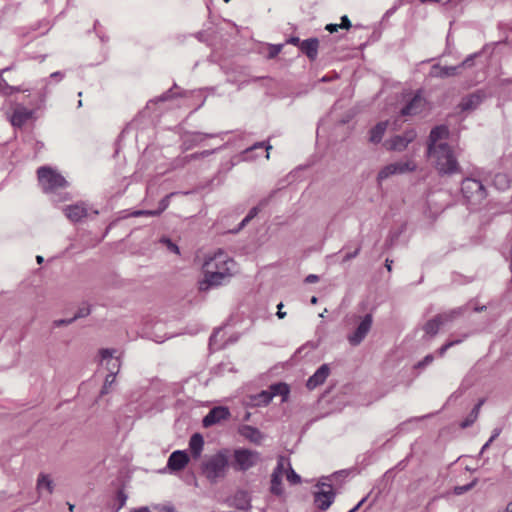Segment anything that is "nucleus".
Instances as JSON below:
<instances>
[{"label": "nucleus", "mask_w": 512, "mask_h": 512, "mask_svg": "<svg viewBox=\"0 0 512 512\" xmlns=\"http://www.w3.org/2000/svg\"><path fill=\"white\" fill-rule=\"evenodd\" d=\"M234 260L222 250L208 257L203 264L204 279L199 289L206 291L211 287H218L230 281L235 271Z\"/></svg>", "instance_id": "obj_1"}, {"label": "nucleus", "mask_w": 512, "mask_h": 512, "mask_svg": "<svg viewBox=\"0 0 512 512\" xmlns=\"http://www.w3.org/2000/svg\"><path fill=\"white\" fill-rule=\"evenodd\" d=\"M427 154L440 175H452L460 172L459 163L447 143H440L438 147H429Z\"/></svg>", "instance_id": "obj_2"}, {"label": "nucleus", "mask_w": 512, "mask_h": 512, "mask_svg": "<svg viewBox=\"0 0 512 512\" xmlns=\"http://www.w3.org/2000/svg\"><path fill=\"white\" fill-rule=\"evenodd\" d=\"M230 456L228 449H221L207 457L201 466L203 475L211 483H216L219 479H223L229 467Z\"/></svg>", "instance_id": "obj_3"}, {"label": "nucleus", "mask_w": 512, "mask_h": 512, "mask_svg": "<svg viewBox=\"0 0 512 512\" xmlns=\"http://www.w3.org/2000/svg\"><path fill=\"white\" fill-rule=\"evenodd\" d=\"M39 185L45 193H55L68 186V181L55 169L42 166L37 170Z\"/></svg>", "instance_id": "obj_4"}, {"label": "nucleus", "mask_w": 512, "mask_h": 512, "mask_svg": "<svg viewBox=\"0 0 512 512\" xmlns=\"http://www.w3.org/2000/svg\"><path fill=\"white\" fill-rule=\"evenodd\" d=\"M232 468L237 472H246L261 462V454L258 451L246 448H238L233 451Z\"/></svg>", "instance_id": "obj_5"}, {"label": "nucleus", "mask_w": 512, "mask_h": 512, "mask_svg": "<svg viewBox=\"0 0 512 512\" xmlns=\"http://www.w3.org/2000/svg\"><path fill=\"white\" fill-rule=\"evenodd\" d=\"M461 191L472 204H480L487 197L483 183L475 178H465L462 181Z\"/></svg>", "instance_id": "obj_6"}, {"label": "nucleus", "mask_w": 512, "mask_h": 512, "mask_svg": "<svg viewBox=\"0 0 512 512\" xmlns=\"http://www.w3.org/2000/svg\"><path fill=\"white\" fill-rule=\"evenodd\" d=\"M416 168L417 165L412 160L390 163L380 169V171L377 174V181L378 183H381L382 181L386 180L387 178L393 175H401L408 172H413L416 170Z\"/></svg>", "instance_id": "obj_7"}, {"label": "nucleus", "mask_w": 512, "mask_h": 512, "mask_svg": "<svg viewBox=\"0 0 512 512\" xmlns=\"http://www.w3.org/2000/svg\"><path fill=\"white\" fill-rule=\"evenodd\" d=\"M316 487L318 490L314 492V504L321 511H326L333 504L336 493L332 485L326 482L319 481Z\"/></svg>", "instance_id": "obj_8"}, {"label": "nucleus", "mask_w": 512, "mask_h": 512, "mask_svg": "<svg viewBox=\"0 0 512 512\" xmlns=\"http://www.w3.org/2000/svg\"><path fill=\"white\" fill-rule=\"evenodd\" d=\"M373 324V316L368 313L360 318V322L356 329L347 335V340L352 346H358L366 338Z\"/></svg>", "instance_id": "obj_9"}, {"label": "nucleus", "mask_w": 512, "mask_h": 512, "mask_svg": "<svg viewBox=\"0 0 512 512\" xmlns=\"http://www.w3.org/2000/svg\"><path fill=\"white\" fill-rule=\"evenodd\" d=\"M286 466H289V460L284 456H279L277 465L271 475V487L270 491L272 494L281 495L282 489V477L285 474Z\"/></svg>", "instance_id": "obj_10"}, {"label": "nucleus", "mask_w": 512, "mask_h": 512, "mask_svg": "<svg viewBox=\"0 0 512 512\" xmlns=\"http://www.w3.org/2000/svg\"><path fill=\"white\" fill-rule=\"evenodd\" d=\"M222 134L223 133L189 132L185 134L182 145L185 150H190L196 146L201 145L205 139L218 137Z\"/></svg>", "instance_id": "obj_11"}, {"label": "nucleus", "mask_w": 512, "mask_h": 512, "mask_svg": "<svg viewBox=\"0 0 512 512\" xmlns=\"http://www.w3.org/2000/svg\"><path fill=\"white\" fill-rule=\"evenodd\" d=\"M33 110H30L22 105H17L9 119L11 124L14 127L21 128L24 124H26L33 116Z\"/></svg>", "instance_id": "obj_12"}, {"label": "nucleus", "mask_w": 512, "mask_h": 512, "mask_svg": "<svg viewBox=\"0 0 512 512\" xmlns=\"http://www.w3.org/2000/svg\"><path fill=\"white\" fill-rule=\"evenodd\" d=\"M230 417V412L228 408L219 406L214 407L209 411V413L203 418L202 424L204 427H210L216 423H219L222 420H226Z\"/></svg>", "instance_id": "obj_13"}, {"label": "nucleus", "mask_w": 512, "mask_h": 512, "mask_svg": "<svg viewBox=\"0 0 512 512\" xmlns=\"http://www.w3.org/2000/svg\"><path fill=\"white\" fill-rule=\"evenodd\" d=\"M425 99L420 95L416 94L412 99L401 109L402 116H414L419 114L425 108Z\"/></svg>", "instance_id": "obj_14"}, {"label": "nucleus", "mask_w": 512, "mask_h": 512, "mask_svg": "<svg viewBox=\"0 0 512 512\" xmlns=\"http://www.w3.org/2000/svg\"><path fill=\"white\" fill-rule=\"evenodd\" d=\"M330 374V367L328 364H322L315 373L310 376L306 382V387L313 390L322 385Z\"/></svg>", "instance_id": "obj_15"}, {"label": "nucleus", "mask_w": 512, "mask_h": 512, "mask_svg": "<svg viewBox=\"0 0 512 512\" xmlns=\"http://www.w3.org/2000/svg\"><path fill=\"white\" fill-rule=\"evenodd\" d=\"M416 138V132L414 130H409L403 133L402 135H397L393 137L390 141V149L396 151L404 150L409 143H411Z\"/></svg>", "instance_id": "obj_16"}, {"label": "nucleus", "mask_w": 512, "mask_h": 512, "mask_svg": "<svg viewBox=\"0 0 512 512\" xmlns=\"http://www.w3.org/2000/svg\"><path fill=\"white\" fill-rule=\"evenodd\" d=\"M189 462V457L185 451L177 450L171 453L168 458V467L173 471H179L185 468Z\"/></svg>", "instance_id": "obj_17"}, {"label": "nucleus", "mask_w": 512, "mask_h": 512, "mask_svg": "<svg viewBox=\"0 0 512 512\" xmlns=\"http://www.w3.org/2000/svg\"><path fill=\"white\" fill-rule=\"evenodd\" d=\"M461 72V66H441L439 64H435L431 67V76L436 78H448L452 76L460 75Z\"/></svg>", "instance_id": "obj_18"}, {"label": "nucleus", "mask_w": 512, "mask_h": 512, "mask_svg": "<svg viewBox=\"0 0 512 512\" xmlns=\"http://www.w3.org/2000/svg\"><path fill=\"white\" fill-rule=\"evenodd\" d=\"M484 97L485 95L481 91L469 94L462 98L461 102L459 103V107L462 111L474 110L482 103Z\"/></svg>", "instance_id": "obj_19"}, {"label": "nucleus", "mask_w": 512, "mask_h": 512, "mask_svg": "<svg viewBox=\"0 0 512 512\" xmlns=\"http://www.w3.org/2000/svg\"><path fill=\"white\" fill-rule=\"evenodd\" d=\"M230 505L236 509L247 511L251 508V497L247 491L239 490L231 498Z\"/></svg>", "instance_id": "obj_20"}, {"label": "nucleus", "mask_w": 512, "mask_h": 512, "mask_svg": "<svg viewBox=\"0 0 512 512\" xmlns=\"http://www.w3.org/2000/svg\"><path fill=\"white\" fill-rule=\"evenodd\" d=\"M64 213L69 220L78 222L87 216V209L83 204L69 205L64 208Z\"/></svg>", "instance_id": "obj_21"}, {"label": "nucleus", "mask_w": 512, "mask_h": 512, "mask_svg": "<svg viewBox=\"0 0 512 512\" xmlns=\"http://www.w3.org/2000/svg\"><path fill=\"white\" fill-rule=\"evenodd\" d=\"M319 41L317 38H309L300 43V50L310 60H315L318 54Z\"/></svg>", "instance_id": "obj_22"}, {"label": "nucleus", "mask_w": 512, "mask_h": 512, "mask_svg": "<svg viewBox=\"0 0 512 512\" xmlns=\"http://www.w3.org/2000/svg\"><path fill=\"white\" fill-rule=\"evenodd\" d=\"M239 433L241 436L255 444H260L264 438L259 429L250 425H244L240 427Z\"/></svg>", "instance_id": "obj_23"}, {"label": "nucleus", "mask_w": 512, "mask_h": 512, "mask_svg": "<svg viewBox=\"0 0 512 512\" xmlns=\"http://www.w3.org/2000/svg\"><path fill=\"white\" fill-rule=\"evenodd\" d=\"M204 446V439L201 434L195 433L189 440V449L194 459H198L201 456Z\"/></svg>", "instance_id": "obj_24"}, {"label": "nucleus", "mask_w": 512, "mask_h": 512, "mask_svg": "<svg viewBox=\"0 0 512 512\" xmlns=\"http://www.w3.org/2000/svg\"><path fill=\"white\" fill-rule=\"evenodd\" d=\"M448 135V128L444 125H441V126H437L435 128H433L430 132V135H429V140H428V148L429 147H438V145L440 143L439 140L447 137Z\"/></svg>", "instance_id": "obj_25"}, {"label": "nucleus", "mask_w": 512, "mask_h": 512, "mask_svg": "<svg viewBox=\"0 0 512 512\" xmlns=\"http://www.w3.org/2000/svg\"><path fill=\"white\" fill-rule=\"evenodd\" d=\"M441 326H442V323L439 321L437 316H435L432 319H430L429 321H427L423 326V330L425 332V337H427V338L434 337L438 333Z\"/></svg>", "instance_id": "obj_26"}, {"label": "nucleus", "mask_w": 512, "mask_h": 512, "mask_svg": "<svg viewBox=\"0 0 512 512\" xmlns=\"http://www.w3.org/2000/svg\"><path fill=\"white\" fill-rule=\"evenodd\" d=\"M386 128H387V122H380L376 126H374L370 130L369 141L374 143V144L379 143L382 140L383 136H384Z\"/></svg>", "instance_id": "obj_27"}, {"label": "nucleus", "mask_w": 512, "mask_h": 512, "mask_svg": "<svg viewBox=\"0 0 512 512\" xmlns=\"http://www.w3.org/2000/svg\"><path fill=\"white\" fill-rule=\"evenodd\" d=\"M483 403H484L483 399L479 400V402L474 406V408L469 413V415L465 418V420H463L461 422V424H460L461 428H467V427L471 426L477 420V418L479 416L480 408L483 405Z\"/></svg>", "instance_id": "obj_28"}, {"label": "nucleus", "mask_w": 512, "mask_h": 512, "mask_svg": "<svg viewBox=\"0 0 512 512\" xmlns=\"http://www.w3.org/2000/svg\"><path fill=\"white\" fill-rule=\"evenodd\" d=\"M270 394L273 397L280 395L282 396V401H286L289 394V386L286 383H276L269 387Z\"/></svg>", "instance_id": "obj_29"}, {"label": "nucleus", "mask_w": 512, "mask_h": 512, "mask_svg": "<svg viewBox=\"0 0 512 512\" xmlns=\"http://www.w3.org/2000/svg\"><path fill=\"white\" fill-rule=\"evenodd\" d=\"M46 490L48 494L53 492V481L46 474H40L37 479V491L41 493Z\"/></svg>", "instance_id": "obj_30"}, {"label": "nucleus", "mask_w": 512, "mask_h": 512, "mask_svg": "<svg viewBox=\"0 0 512 512\" xmlns=\"http://www.w3.org/2000/svg\"><path fill=\"white\" fill-rule=\"evenodd\" d=\"M462 314H463V308L459 307V308L452 309L448 312L438 314L436 316L439 319V321L442 323V325H444L448 322L453 321L454 319L461 316Z\"/></svg>", "instance_id": "obj_31"}, {"label": "nucleus", "mask_w": 512, "mask_h": 512, "mask_svg": "<svg viewBox=\"0 0 512 512\" xmlns=\"http://www.w3.org/2000/svg\"><path fill=\"white\" fill-rule=\"evenodd\" d=\"M493 185L498 190H506L510 187V179L504 173H498L493 178Z\"/></svg>", "instance_id": "obj_32"}, {"label": "nucleus", "mask_w": 512, "mask_h": 512, "mask_svg": "<svg viewBox=\"0 0 512 512\" xmlns=\"http://www.w3.org/2000/svg\"><path fill=\"white\" fill-rule=\"evenodd\" d=\"M272 399L273 398L268 389V390H264V391L260 392L259 394H257L254 397V402H255V405H257V406H266L272 401Z\"/></svg>", "instance_id": "obj_33"}, {"label": "nucleus", "mask_w": 512, "mask_h": 512, "mask_svg": "<svg viewBox=\"0 0 512 512\" xmlns=\"http://www.w3.org/2000/svg\"><path fill=\"white\" fill-rule=\"evenodd\" d=\"M20 91H23L20 87L10 86L5 79L0 78V93L2 95L9 96Z\"/></svg>", "instance_id": "obj_34"}, {"label": "nucleus", "mask_w": 512, "mask_h": 512, "mask_svg": "<svg viewBox=\"0 0 512 512\" xmlns=\"http://www.w3.org/2000/svg\"><path fill=\"white\" fill-rule=\"evenodd\" d=\"M285 475L288 482L292 485L299 484L301 482V477L293 470L290 463L289 466H286Z\"/></svg>", "instance_id": "obj_35"}, {"label": "nucleus", "mask_w": 512, "mask_h": 512, "mask_svg": "<svg viewBox=\"0 0 512 512\" xmlns=\"http://www.w3.org/2000/svg\"><path fill=\"white\" fill-rule=\"evenodd\" d=\"M174 194L171 193L169 195H166L160 202H159V208L157 210H151V216H158L160 215L164 210H166L170 204V198Z\"/></svg>", "instance_id": "obj_36"}, {"label": "nucleus", "mask_w": 512, "mask_h": 512, "mask_svg": "<svg viewBox=\"0 0 512 512\" xmlns=\"http://www.w3.org/2000/svg\"><path fill=\"white\" fill-rule=\"evenodd\" d=\"M481 55V52L473 53L467 56L460 64L461 71L465 68H471L474 66V60Z\"/></svg>", "instance_id": "obj_37"}, {"label": "nucleus", "mask_w": 512, "mask_h": 512, "mask_svg": "<svg viewBox=\"0 0 512 512\" xmlns=\"http://www.w3.org/2000/svg\"><path fill=\"white\" fill-rule=\"evenodd\" d=\"M115 372L112 370V373H109L106 378H105V382H104V385L101 389V395H105L109 392V389L110 387L112 386V384L115 382Z\"/></svg>", "instance_id": "obj_38"}, {"label": "nucleus", "mask_w": 512, "mask_h": 512, "mask_svg": "<svg viewBox=\"0 0 512 512\" xmlns=\"http://www.w3.org/2000/svg\"><path fill=\"white\" fill-rule=\"evenodd\" d=\"M159 242L166 246L167 250H169L170 252L175 254L180 253L179 247L175 243H173L169 238L162 237Z\"/></svg>", "instance_id": "obj_39"}, {"label": "nucleus", "mask_w": 512, "mask_h": 512, "mask_svg": "<svg viewBox=\"0 0 512 512\" xmlns=\"http://www.w3.org/2000/svg\"><path fill=\"white\" fill-rule=\"evenodd\" d=\"M463 340L462 339H456V340H451V341H448L446 342L443 346H441L437 353L440 357L444 356V354L446 353V351L448 349H450L451 347L457 345V344H460Z\"/></svg>", "instance_id": "obj_40"}, {"label": "nucleus", "mask_w": 512, "mask_h": 512, "mask_svg": "<svg viewBox=\"0 0 512 512\" xmlns=\"http://www.w3.org/2000/svg\"><path fill=\"white\" fill-rule=\"evenodd\" d=\"M476 483H477V480L475 479L469 484L462 485V486H456V487H454V494L462 495V494L468 492L469 490H471L476 485Z\"/></svg>", "instance_id": "obj_41"}, {"label": "nucleus", "mask_w": 512, "mask_h": 512, "mask_svg": "<svg viewBox=\"0 0 512 512\" xmlns=\"http://www.w3.org/2000/svg\"><path fill=\"white\" fill-rule=\"evenodd\" d=\"M91 313V308L89 305L84 304L81 307L78 308L77 312L73 316L75 318V321L80 318L87 317Z\"/></svg>", "instance_id": "obj_42"}, {"label": "nucleus", "mask_w": 512, "mask_h": 512, "mask_svg": "<svg viewBox=\"0 0 512 512\" xmlns=\"http://www.w3.org/2000/svg\"><path fill=\"white\" fill-rule=\"evenodd\" d=\"M216 150L217 149L204 150V151H201V152H196V153H193V154L189 155L187 158H188L189 161H191V160H198V159L210 156L211 154L215 153Z\"/></svg>", "instance_id": "obj_43"}, {"label": "nucleus", "mask_w": 512, "mask_h": 512, "mask_svg": "<svg viewBox=\"0 0 512 512\" xmlns=\"http://www.w3.org/2000/svg\"><path fill=\"white\" fill-rule=\"evenodd\" d=\"M115 353L114 349H102L100 350V356L102 361L107 360V362H110L111 359H114L113 355Z\"/></svg>", "instance_id": "obj_44"}, {"label": "nucleus", "mask_w": 512, "mask_h": 512, "mask_svg": "<svg viewBox=\"0 0 512 512\" xmlns=\"http://www.w3.org/2000/svg\"><path fill=\"white\" fill-rule=\"evenodd\" d=\"M107 366H108L110 373H112V370H113L116 375L120 369V361L118 358L111 359L110 362H107Z\"/></svg>", "instance_id": "obj_45"}, {"label": "nucleus", "mask_w": 512, "mask_h": 512, "mask_svg": "<svg viewBox=\"0 0 512 512\" xmlns=\"http://www.w3.org/2000/svg\"><path fill=\"white\" fill-rule=\"evenodd\" d=\"M434 360V357L432 354H428L426 355L423 360H421L420 362L417 363L416 367L417 368H423L427 365H429L430 363H432Z\"/></svg>", "instance_id": "obj_46"}, {"label": "nucleus", "mask_w": 512, "mask_h": 512, "mask_svg": "<svg viewBox=\"0 0 512 512\" xmlns=\"http://www.w3.org/2000/svg\"><path fill=\"white\" fill-rule=\"evenodd\" d=\"M360 250H361V247L357 246L353 252H349V253L345 254V256L343 257V262H348L351 259L355 258L360 253Z\"/></svg>", "instance_id": "obj_47"}, {"label": "nucleus", "mask_w": 512, "mask_h": 512, "mask_svg": "<svg viewBox=\"0 0 512 512\" xmlns=\"http://www.w3.org/2000/svg\"><path fill=\"white\" fill-rule=\"evenodd\" d=\"M75 321V318H70V319H58V320H55L53 322V325L55 327H60V326H64V325H69L71 323H73Z\"/></svg>", "instance_id": "obj_48"}, {"label": "nucleus", "mask_w": 512, "mask_h": 512, "mask_svg": "<svg viewBox=\"0 0 512 512\" xmlns=\"http://www.w3.org/2000/svg\"><path fill=\"white\" fill-rule=\"evenodd\" d=\"M257 148H265L267 151L266 158L267 159L269 158V150L272 148L271 145L265 144V142H258L256 144H254L250 149L253 150V149H257Z\"/></svg>", "instance_id": "obj_49"}, {"label": "nucleus", "mask_w": 512, "mask_h": 512, "mask_svg": "<svg viewBox=\"0 0 512 512\" xmlns=\"http://www.w3.org/2000/svg\"><path fill=\"white\" fill-rule=\"evenodd\" d=\"M117 499L119 501V506H118V510H119L126 504L127 495L123 491H119L117 494Z\"/></svg>", "instance_id": "obj_50"}, {"label": "nucleus", "mask_w": 512, "mask_h": 512, "mask_svg": "<svg viewBox=\"0 0 512 512\" xmlns=\"http://www.w3.org/2000/svg\"><path fill=\"white\" fill-rule=\"evenodd\" d=\"M282 46L283 45H281V44L271 46L270 51H269V57L274 58L275 56H277L281 52Z\"/></svg>", "instance_id": "obj_51"}, {"label": "nucleus", "mask_w": 512, "mask_h": 512, "mask_svg": "<svg viewBox=\"0 0 512 512\" xmlns=\"http://www.w3.org/2000/svg\"><path fill=\"white\" fill-rule=\"evenodd\" d=\"M132 512H151L148 507H141L138 509H134ZM163 512H175L173 507H164Z\"/></svg>", "instance_id": "obj_52"}, {"label": "nucleus", "mask_w": 512, "mask_h": 512, "mask_svg": "<svg viewBox=\"0 0 512 512\" xmlns=\"http://www.w3.org/2000/svg\"><path fill=\"white\" fill-rule=\"evenodd\" d=\"M339 26L342 29H349L351 27V22L346 15L341 17V23L339 24Z\"/></svg>", "instance_id": "obj_53"}, {"label": "nucleus", "mask_w": 512, "mask_h": 512, "mask_svg": "<svg viewBox=\"0 0 512 512\" xmlns=\"http://www.w3.org/2000/svg\"><path fill=\"white\" fill-rule=\"evenodd\" d=\"M319 281V277L315 274H309L306 278H305V283H308V284H312V283H316Z\"/></svg>", "instance_id": "obj_54"}, {"label": "nucleus", "mask_w": 512, "mask_h": 512, "mask_svg": "<svg viewBox=\"0 0 512 512\" xmlns=\"http://www.w3.org/2000/svg\"><path fill=\"white\" fill-rule=\"evenodd\" d=\"M131 215L134 217H138V216H142V215L151 216V210H137V211H134Z\"/></svg>", "instance_id": "obj_55"}, {"label": "nucleus", "mask_w": 512, "mask_h": 512, "mask_svg": "<svg viewBox=\"0 0 512 512\" xmlns=\"http://www.w3.org/2000/svg\"><path fill=\"white\" fill-rule=\"evenodd\" d=\"M338 28H340L339 24H328L325 29L330 33H334L338 30Z\"/></svg>", "instance_id": "obj_56"}, {"label": "nucleus", "mask_w": 512, "mask_h": 512, "mask_svg": "<svg viewBox=\"0 0 512 512\" xmlns=\"http://www.w3.org/2000/svg\"><path fill=\"white\" fill-rule=\"evenodd\" d=\"M501 433V429L500 428H496L494 429L491 437L489 438V442H493Z\"/></svg>", "instance_id": "obj_57"}, {"label": "nucleus", "mask_w": 512, "mask_h": 512, "mask_svg": "<svg viewBox=\"0 0 512 512\" xmlns=\"http://www.w3.org/2000/svg\"><path fill=\"white\" fill-rule=\"evenodd\" d=\"M302 41H300V39L298 37H290L288 40H287V43L289 44H292V45H298L300 47V43Z\"/></svg>", "instance_id": "obj_58"}, {"label": "nucleus", "mask_w": 512, "mask_h": 512, "mask_svg": "<svg viewBox=\"0 0 512 512\" xmlns=\"http://www.w3.org/2000/svg\"><path fill=\"white\" fill-rule=\"evenodd\" d=\"M282 307H283V304H282V303H279V304H278V306H277V308H278L277 316H278L280 319H283V318L286 316V312H283Z\"/></svg>", "instance_id": "obj_59"}, {"label": "nucleus", "mask_w": 512, "mask_h": 512, "mask_svg": "<svg viewBox=\"0 0 512 512\" xmlns=\"http://www.w3.org/2000/svg\"><path fill=\"white\" fill-rule=\"evenodd\" d=\"M258 211H259V208H258V207H253V208L249 211V213L247 214L248 219H252V218H254V217L257 215Z\"/></svg>", "instance_id": "obj_60"}, {"label": "nucleus", "mask_w": 512, "mask_h": 512, "mask_svg": "<svg viewBox=\"0 0 512 512\" xmlns=\"http://www.w3.org/2000/svg\"><path fill=\"white\" fill-rule=\"evenodd\" d=\"M51 78H58L59 80L63 78V74L61 72H54L50 75Z\"/></svg>", "instance_id": "obj_61"}, {"label": "nucleus", "mask_w": 512, "mask_h": 512, "mask_svg": "<svg viewBox=\"0 0 512 512\" xmlns=\"http://www.w3.org/2000/svg\"><path fill=\"white\" fill-rule=\"evenodd\" d=\"M251 219H248V216H246L240 223V228H243Z\"/></svg>", "instance_id": "obj_62"}, {"label": "nucleus", "mask_w": 512, "mask_h": 512, "mask_svg": "<svg viewBox=\"0 0 512 512\" xmlns=\"http://www.w3.org/2000/svg\"><path fill=\"white\" fill-rule=\"evenodd\" d=\"M492 442H489V440L483 445L480 453L482 454L490 445Z\"/></svg>", "instance_id": "obj_63"}, {"label": "nucleus", "mask_w": 512, "mask_h": 512, "mask_svg": "<svg viewBox=\"0 0 512 512\" xmlns=\"http://www.w3.org/2000/svg\"><path fill=\"white\" fill-rule=\"evenodd\" d=\"M505 512H512V501L507 504L506 511Z\"/></svg>", "instance_id": "obj_64"}]
</instances>
